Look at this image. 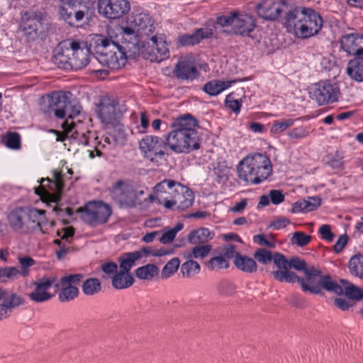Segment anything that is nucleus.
<instances>
[{
	"instance_id": "f257e3e1",
	"label": "nucleus",
	"mask_w": 363,
	"mask_h": 363,
	"mask_svg": "<svg viewBox=\"0 0 363 363\" xmlns=\"http://www.w3.org/2000/svg\"><path fill=\"white\" fill-rule=\"evenodd\" d=\"M196 120L187 113L175 118L171 123V131L162 138L146 135L139 143V148L144 156L150 160L162 157L169 147L177 154L189 153L200 148L201 138L196 129Z\"/></svg>"
},
{
	"instance_id": "f03ea898",
	"label": "nucleus",
	"mask_w": 363,
	"mask_h": 363,
	"mask_svg": "<svg viewBox=\"0 0 363 363\" xmlns=\"http://www.w3.org/2000/svg\"><path fill=\"white\" fill-rule=\"evenodd\" d=\"M323 23L321 16L313 9L296 6L286 13L284 25L288 33L298 38L308 39L320 32Z\"/></svg>"
},
{
	"instance_id": "7ed1b4c3",
	"label": "nucleus",
	"mask_w": 363,
	"mask_h": 363,
	"mask_svg": "<svg viewBox=\"0 0 363 363\" xmlns=\"http://www.w3.org/2000/svg\"><path fill=\"white\" fill-rule=\"evenodd\" d=\"M97 46L99 50L96 57L97 61L104 66L111 69H118L126 63L127 54L135 53L138 51L135 48H129L128 42L121 39L120 35L114 38H104L99 40Z\"/></svg>"
},
{
	"instance_id": "20e7f679",
	"label": "nucleus",
	"mask_w": 363,
	"mask_h": 363,
	"mask_svg": "<svg viewBox=\"0 0 363 363\" xmlns=\"http://www.w3.org/2000/svg\"><path fill=\"white\" fill-rule=\"evenodd\" d=\"M237 171L240 179L246 183L258 184L268 178L272 167L268 157L257 153L242 160L237 167Z\"/></svg>"
},
{
	"instance_id": "39448f33",
	"label": "nucleus",
	"mask_w": 363,
	"mask_h": 363,
	"mask_svg": "<svg viewBox=\"0 0 363 363\" xmlns=\"http://www.w3.org/2000/svg\"><path fill=\"white\" fill-rule=\"evenodd\" d=\"M45 211L35 208L17 207L8 214L7 220L13 231L28 234L41 228V223L45 220Z\"/></svg>"
},
{
	"instance_id": "423d86ee",
	"label": "nucleus",
	"mask_w": 363,
	"mask_h": 363,
	"mask_svg": "<svg viewBox=\"0 0 363 363\" xmlns=\"http://www.w3.org/2000/svg\"><path fill=\"white\" fill-rule=\"evenodd\" d=\"M155 26L148 14L138 13L133 16L130 26L121 28V39L128 42V47L139 50V45L143 37H147L153 33Z\"/></svg>"
},
{
	"instance_id": "0eeeda50",
	"label": "nucleus",
	"mask_w": 363,
	"mask_h": 363,
	"mask_svg": "<svg viewBox=\"0 0 363 363\" xmlns=\"http://www.w3.org/2000/svg\"><path fill=\"white\" fill-rule=\"evenodd\" d=\"M93 10V4L89 0H60L58 13L70 26H75L84 18L89 20Z\"/></svg>"
},
{
	"instance_id": "6e6552de",
	"label": "nucleus",
	"mask_w": 363,
	"mask_h": 363,
	"mask_svg": "<svg viewBox=\"0 0 363 363\" xmlns=\"http://www.w3.org/2000/svg\"><path fill=\"white\" fill-rule=\"evenodd\" d=\"M279 257L276 263L279 264V269L271 272L273 277L279 282L294 283L297 281L303 289V285L306 284L304 278L298 277L290 269L293 268L296 271L303 272L306 266V262L298 257H292L288 260L283 254Z\"/></svg>"
},
{
	"instance_id": "1a4fd4ad",
	"label": "nucleus",
	"mask_w": 363,
	"mask_h": 363,
	"mask_svg": "<svg viewBox=\"0 0 363 363\" xmlns=\"http://www.w3.org/2000/svg\"><path fill=\"white\" fill-rule=\"evenodd\" d=\"M70 94L69 91L67 93L53 91L43 96L39 104L40 111L49 116L53 114L57 118H65L70 106V100L68 96Z\"/></svg>"
},
{
	"instance_id": "9d476101",
	"label": "nucleus",
	"mask_w": 363,
	"mask_h": 363,
	"mask_svg": "<svg viewBox=\"0 0 363 363\" xmlns=\"http://www.w3.org/2000/svg\"><path fill=\"white\" fill-rule=\"evenodd\" d=\"M216 23L223 27L231 26L233 33L240 36H250L257 26L256 19L252 15L239 12L219 16Z\"/></svg>"
},
{
	"instance_id": "9b49d317",
	"label": "nucleus",
	"mask_w": 363,
	"mask_h": 363,
	"mask_svg": "<svg viewBox=\"0 0 363 363\" xmlns=\"http://www.w3.org/2000/svg\"><path fill=\"white\" fill-rule=\"evenodd\" d=\"M65 174L57 169L52 171V179H42L40 184L42 186L35 189V194L39 195L44 202L48 203H57L62 196L64 189Z\"/></svg>"
},
{
	"instance_id": "f8f14e48",
	"label": "nucleus",
	"mask_w": 363,
	"mask_h": 363,
	"mask_svg": "<svg viewBox=\"0 0 363 363\" xmlns=\"http://www.w3.org/2000/svg\"><path fill=\"white\" fill-rule=\"evenodd\" d=\"M82 220L90 226L96 227L108 222L112 214L111 206L101 201H90L80 210Z\"/></svg>"
},
{
	"instance_id": "ddd939ff",
	"label": "nucleus",
	"mask_w": 363,
	"mask_h": 363,
	"mask_svg": "<svg viewBox=\"0 0 363 363\" xmlns=\"http://www.w3.org/2000/svg\"><path fill=\"white\" fill-rule=\"evenodd\" d=\"M143 190L137 191L134 186L127 181H117L111 190V198L121 206L135 207L138 203L140 196L143 195Z\"/></svg>"
},
{
	"instance_id": "4468645a",
	"label": "nucleus",
	"mask_w": 363,
	"mask_h": 363,
	"mask_svg": "<svg viewBox=\"0 0 363 363\" xmlns=\"http://www.w3.org/2000/svg\"><path fill=\"white\" fill-rule=\"evenodd\" d=\"M310 94L311 99L321 106L337 101L340 89L336 83L325 80L315 84Z\"/></svg>"
},
{
	"instance_id": "2eb2a0df",
	"label": "nucleus",
	"mask_w": 363,
	"mask_h": 363,
	"mask_svg": "<svg viewBox=\"0 0 363 363\" xmlns=\"http://www.w3.org/2000/svg\"><path fill=\"white\" fill-rule=\"evenodd\" d=\"M142 53L144 57L151 62H160L169 55L167 42L162 37L152 35L146 45H143Z\"/></svg>"
},
{
	"instance_id": "dca6fc26",
	"label": "nucleus",
	"mask_w": 363,
	"mask_h": 363,
	"mask_svg": "<svg viewBox=\"0 0 363 363\" xmlns=\"http://www.w3.org/2000/svg\"><path fill=\"white\" fill-rule=\"evenodd\" d=\"M83 278L81 274L64 276L60 282L55 284V287L60 290L58 298L61 302H69L74 300L79 295V289L77 284Z\"/></svg>"
},
{
	"instance_id": "f3484780",
	"label": "nucleus",
	"mask_w": 363,
	"mask_h": 363,
	"mask_svg": "<svg viewBox=\"0 0 363 363\" xmlns=\"http://www.w3.org/2000/svg\"><path fill=\"white\" fill-rule=\"evenodd\" d=\"M130 9L127 0H99V13L108 19H118L126 14Z\"/></svg>"
},
{
	"instance_id": "a211bd4d",
	"label": "nucleus",
	"mask_w": 363,
	"mask_h": 363,
	"mask_svg": "<svg viewBox=\"0 0 363 363\" xmlns=\"http://www.w3.org/2000/svg\"><path fill=\"white\" fill-rule=\"evenodd\" d=\"M45 16L40 12L27 11L22 17V28L28 40H35L42 32Z\"/></svg>"
},
{
	"instance_id": "6ab92c4d",
	"label": "nucleus",
	"mask_w": 363,
	"mask_h": 363,
	"mask_svg": "<svg viewBox=\"0 0 363 363\" xmlns=\"http://www.w3.org/2000/svg\"><path fill=\"white\" fill-rule=\"evenodd\" d=\"M174 191L171 200H167L164 203L166 208L170 209L175 206L177 210H185L192 206L194 196L189 189L180 184H177Z\"/></svg>"
},
{
	"instance_id": "aec40b11",
	"label": "nucleus",
	"mask_w": 363,
	"mask_h": 363,
	"mask_svg": "<svg viewBox=\"0 0 363 363\" xmlns=\"http://www.w3.org/2000/svg\"><path fill=\"white\" fill-rule=\"evenodd\" d=\"M286 0H263L256 5L255 9L258 16L265 20L274 21L277 19L281 13L286 8Z\"/></svg>"
},
{
	"instance_id": "412c9836",
	"label": "nucleus",
	"mask_w": 363,
	"mask_h": 363,
	"mask_svg": "<svg viewBox=\"0 0 363 363\" xmlns=\"http://www.w3.org/2000/svg\"><path fill=\"white\" fill-rule=\"evenodd\" d=\"M72 40L68 39L60 43L53 51L52 62L59 68L72 69Z\"/></svg>"
},
{
	"instance_id": "4be33fe9",
	"label": "nucleus",
	"mask_w": 363,
	"mask_h": 363,
	"mask_svg": "<svg viewBox=\"0 0 363 363\" xmlns=\"http://www.w3.org/2000/svg\"><path fill=\"white\" fill-rule=\"evenodd\" d=\"M323 289L339 296L343 294V286L333 281L330 275L320 276L315 284L309 285L306 283L303 285L302 289L304 292H309L313 294H320Z\"/></svg>"
},
{
	"instance_id": "5701e85b",
	"label": "nucleus",
	"mask_w": 363,
	"mask_h": 363,
	"mask_svg": "<svg viewBox=\"0 0 363 363\" xmlns=\"http://www.w3.org/2000/svg\"><path fill=\"white\" fill-rule=\"evenodd\" d=\"M56 279L55 276H50L36 281L34 283L35 290L28 294L30 299L35 303H42L50 300L52 296L48 291L56 281Z\"/></svg>"
},
{
	"instance_id": "b1692460",
	"label": "nucleus",
	"mask_w": 363,
	"mask_h": 363,
	"mask_svg": "<svg viewBox=\"0 0 363 363\" xmlns=\"http://www.w3.org/2000/svg\"><path fill=\"white\" fill-rule=\"evenodd\" d=\"M362 35L357 32L343 34L340 40L341 49L348 55H361Z\"/></svg>"
},
{
	"instance_id": "393cba45",
	"label": "nucleus",
	"mask_w": 363,
	"mask_h": 363,
	"mask_svg": "<svg viewBox=\"0 0 363 363\" xmlns=\"http://www.w3.org/2000/svg\"><path fill=\"white\" fill-rule=\"evenodd\" d=\"M117 103L109 99H104L97 107V115L101 121L105 124L113 123L119 117V113L116 111Z\"/></svg>"
},
{
	"instance_id": "a878e982",
	"label": "nucleus",
	"mask_w": 363,
	"mask_h": 363,
	"mask_svg": "<svg viewBox=\"0 0 363 363\" xmlns=\"http://www.w3.org/2000/svg\"><path fill=\"white\" fill-rule=\"evenodd\" d=\"M72 69H81L85 67L90 61L89 49L84 46H81L78 41L72 40Z\"/></svg>"
},
{
	"instance_id": "bb28decb",
	"label": "nucleus",
	"mask_w": 363,
	"mask_h": 363,
	"mask_svg": "<svg viewBox=\"0 0 363 363\" xmlns=\"http://www.w3.org/2000/svg\"><path fill=\"white\" fill-rule=\"evenodd\" d=\"M173 74L181 80H193L198 77V70L192 61L184 58L177 62Z\"/></svg>"
},
{
	"instance_id": "cd10ccee",
	"label": "nucleus",
	"mask_w": 363,
	"mask_h": 363,
	"mask_svg": "<svg viewBox=\"0 0 363 363\" xmlns=\"http://www.w3.org/2000/svg\"><path fill=\"white\" fill-rule=\"evenodd\" d=\"M177 184H180V183L171 179H164L156 184L154 191L160 203L164 205L167 200H171V196H173L174 190L177 188Z\"/></svg>"
},
{
	"instance_id": "c85d7f7f",
	"label": "nucleus",
	"mask_w": 363,
	"mask_h": 363,
	"mask_svg": "<svg viewBox=\"0 0 363 363\" xmlns=\"http://www.w3.org/2000/svg\"><path fill=\"white\" fill-rule=\"evenodd\" d=\"M346 74L351 80L363 83V55L353 57L347 62Z\"/></svg>"
},
{
	"instance_id": "c756f323",
	"label": "nucleus",
	"mask_w": 363,
	"mask_h": 363,
	"mask_svg": "<svg viewBox=\"0 0 363 363\" xmlns=\"http://www.w3.org/2000/svg\"><path fill=\"white\" fill-rule=\"evenodd\" d=\"M213 31L208 28L196 29L192 34H184L179 36L178 42L182 46L194 45L202 39L209 38L213 35Z\"/></svg>"
},
{
	"instance_id": "7c9ffc66",
	"label": "nucleus",
	"mask_w": 363,
	"mask_h": 363,
	"mask_svg": "<svg viewBox=\"0 0 363 363\" xmlns=\"http://www.w3.org/2000/svg\"><path fill=\"white\" fill-rule=\"evenodd\" d=\"M62 128L64 129L65 135L62 138H57V140L64 141L65 138H72L74 140H77L79 143L84 145H87L89 144V140L86 134L89 133V131L80 133L76 128L75 123L72 121L69 122L68 119L63 123Z\"/></svg>"
},
{
	"instance_id": "2f4dec72",
	"label": "nucleus",
	"mask_w": 363,
	"mask_h": 363,
	"mask_svg": "<svg viewBox=\"0 0 363 363\" xmlns=\"http://www.w3.org/2000/svg\"><path fill=\"white\" fill-rule=\"evenodd\" d=\"M24 302L23 297L17 294L12 293L11 296L0 304V321L8 318L13 310Z\"/></svg>"
},
{
	"instance_id": "473e14b6",
	"label": "nucleus",
	"mask_w": 363,
	"mask_h": 363,
	"mask_svg": "<svg viewBox=\"0 0 363 363\" xmlns=\"http://www.w3.org/2000/svg\"><path fill=\"white\" fill-rule=\"evenodd\" d=\"M282 254L280 252H272L265 248H259L254 252V259L263 265H267L273 262L274 266L279 269V264H277V259H279Z\"/></svg>"
},
{
	"instance_id": "72a5a7b5",
	"label": "nucleus",
	"mask_w": 363,
	"mask_h": 363,
	"mask_svg": "<svg viewBox=\"0 0 363 363\" xmlns=\"http://www.w3.org/2000/svg\"><path fill=\"white\" fill-rule=\"evenodd\" d=\"M233 263L239 270L245 273L252 274L257 269V264L253 258L241 254H237Z\"/></svg>"
},
{
	"instance_id": "f704fd0d",
	"label": "nucleus",
	"mask_w": 363,
	"mask_h": 363,
	"mask_svg": "<svg viewBox=\"0 0 363 363\" xmlns=\"http://www.w3.org/2000/svg\"><path fill=\"white\" fill-rule=\"evenodd\" d=\"M214 233L206 228L192 230L188 235V240L193 245H203L212 240Z\"/></svg>"
},
{
	"instance_id": "c9c22d12",
	"label": "nucleus",
	"mask_w": 363,
	"mask_h": 363,
	"mask_svg": "<svg viewBox=\"0 0 363 363\" xmlns=\"http://www.w3.org/2000/svg\"><path fill=\"white\" fill-rule=\"evenodd\" d=\"M134 283V278L130 273L120 270L112 277V285L116 289H123L130 287Z\"/></svg>"
},
{
	"instance_id": "e433bc0d",
	"label": "nucleus",
	"mask_w": 363,
	"mask_h": 363,
	"mask_svg": "<svg viewBox=\"0 0 363 363\" xmlns=\"http://www.w3.org/2000/svg\"><path fill=\"white\" fill-rule=\"evenodd\" d=\"M233 82L214 79L205 84L203 90L211 96H216L230 87Z\"/></svg>"
},
{
	"instance_id": "4c0bfd02",
	"label": "nucleus",
	"mask_w": 363,
	"mask_h": 363,
	"mask_svg": "<svg viewBox=\"0 0 363 363\" xmlns=\"http://www.w3.org/2000/svg\"><path fill=\"white\" fill-rule=\"evenodd\" d=\"M341 286H343V294L351 300H361L363 298V291L351 284L346 279H340Z\"/></svg>"
},
{
	"instance_id": "58836bf2",
	"label": "nucleus",
	"mask_w": 363,
	"mask_h": 363,
	"mask_svg": "<svg viewBox=\"0 0 363 363\" xmlns=\"http://www.w3.org/2000/svg\"><path fill=\"white\" fill-rule=\"evenodd\" d=\"M200 271V264L191 259H186L181 265L180 272L184 278L191 279L199 274Z\"/></svg>"
},
{
	"instance_id": "ea45409f",
	"label": "nucleus",
	"mask_w": 363,
	"mask_h": 363,
	"mask_svg": "<svg viewBox=\"0 0 363 363\" xmlns=\"http://www.w3.org/2000/svg\"><path fill=\"white\" fill-rule=\"evenodd\" d=\"M139 259L140 254L135 252L134 251L124 253L118 259L120 262V269L125 272L130 273V270L135 264V262Z\"/></svg>"
},
{
	"instance_id": "a19ab883",
	"label": "nucleus",
	"mask_w": 363,
	"mask_h": 363,
	"mask_svg": "<svg viewBox=\"0 0 363 363\" xmlns=\"http://www.w3.org/2000/svg\"><path fill=\"white\" fill-rule=\"evenodd\" d=\"M159 273V268L155 264H147L135 270L137 278L143 280H151Z\"/></svg>"
},
{
	"instance_id": "79ce46f5",
	"label": "nucleus",
	"mask_w": 363,
	"mask_h": 363,
	"mask_svg": "<svg viewBox=\"0 0 363 363\" xmlns=\"http://www.w3.org/2000/svg\"><path fill=\"white\" fill-rule=\"evenodd\" d=\"M350 272L363 279V255H356L352 257L348 263Z\"/></svg>"
},
{
	"instance_id": "37998d69",
	"label": "nucleus",
	"mask_w": 363,
	"mask_h": 363,
	"mask_svg": "<svg viewBox=\"0 0 363 363\" xmlns=\"http://www.w3.org/2000/svg\"><path fill=\"white\" fill-rule=\"evenodd\" d=\"M216 290L219 295L230 297L236 294V286L230 280L223 279L217 284Z\"/></svg>"
},
{
	"instance_id": "c03bdc74",
	"label": "nucleus",
	"mask_w": 363,
	"mask_h": 363,
	"mask_svg": "<svg viewBox=\"0 0 363 363\" xmlns=\"http://www.w3.org/2000/svg\"><path fill=\"white\" fill-rule=\"evenodd\" d=\"M101 289V282L97 278H89L82 284V291L87 296H93Z\"/></svg>"
},
{
	"instance_id": "a18cd8bd",
	"label": "nucleus",
	"mask_w": 363,
	"mask_h": 363,
	"mask_svg": "<svg viewBox=\"0 0 363 363\" xmlns=\"http://www.w3.org/2000/svg\"><path fill=\"white\" fill-rule=\"evenodd\" d=\"M211 250V246L210 245H197L196 247H193L191 252H189L186 254L185 257L186 259H203L206 257L208 254L210 252Z\"/></svg>"
},
{
	"instance_id": "49530a36",
	"label": "nucleus",
	"mask_w": 363,
	"mask_h": 363,
	"mask_svg": "<svg viewBox=\"0 0 363 363\" xmlns=\"http://www.w3.org/2000/svg\"><path fill=\"white\" fill-rule=\"evenodd\" d=\"M180 260L177 257L171 259L162 268L161 278L166 279L172 277L179 269Z\"/></svg>"
},
{
	"instance_id": "de8ad7c7",
	"label": "nucleus",
	"mask_w": 363,
	"mask_h": 363,
	"mask_svg": "<svg viewBox=\"0 0 363 363\" xmlns=\"http://www.w3.org/2000/svg\"><path fill=\"white\" fill-rule=\"evenodd\" d=\"M229 267L228 260L222 255L212 257L207 263V267L211 271L218 272L223 269H227Z\"/></svg>"
},
{
	"instance_id": "09e8293b",
	"label": "nucleus",
	"mask_w": 363,
	"mask_h": 363,
	"mask_svg": "<svg viewBox=\"0 0 363 363\" xmlns=\"http://www.w3.org/2000/svg\"><path fill=\"white\" fill-rule=\"evenodd\" d=\"M295 120L292 118L283 119L281 121H275L270 129L271 133L274 134H281L285 131L287 128L292 126L294 123Z\"/></svg>"
},
{
	"instance_id": "8fccbe9b",
	"label": "nucleus",
	"mask_w": 363,
	"mask_h": 363,
	"mask_svg": "<svg viewBox=\"0 0 363 363\" xmlns=\"http://www.w3.org/2000/svg\"><path fill=\"white\" fill-rule=\"evenodd\" d=\"M184 228L182 223H178L173 228L162 233V236L159 238V240L162 244H168L172 242L177 233L182 230Z\"/></svg>"
},
{
	"instance_id": "3c124183",
	"label": "nucleus",
	"mask_w": 363,
	"mask_h": 363,
	"mask_svg": "<svg viewBox=\"0 0 363 363\" xmlns=\"http://www.w3.org/2000/svg\"><path fill=\"white\" fill-rule=\"evenodd\" d=\"M343 155L339 152L328 156V164L333 169L341 171L344 169Z\"/></svg>"
},
{
	"instance_id": "603ef678",
	"label": "nucleus",
	"mask_w": 363,
	"mask_h": 363,
	"mask_svg": "<svg viewBox=\"0 0 363 363\" xmlns=\"http://www.w3.org/2000/svg\"><path fill=\"white\" fill-rule=\"evenodd\" d=\"M6 145L13 150H18L21 147V137L16 132H8L4 138Z\"/></svg>"
},
{
	"instance_id": "864d4df0",
	"label": "nucleus",
	"mask_w": 363,
	"mask_h": 363,
	"mask_svg": "<svg viewBox=\"0 0 363 363\" xmlns=\"http://www.w3.org/2000/svg\"><path fill=\"white\" fill-rule=\"evenodd\" d=\"M311 235H306L303 232L296 231L293 234L291 241L298 247H303L311 242Z\"/></svg>"
},
{
	"instance_id": "5fc2aeb1",
	"label": "nucleus",
	"mask_w": 363,
	"mask_h": 363,
	"mask_svg": "<svg viewBox=\"0 0 363 363\" xmlns=\"http://www.w3.org/2000/svg\"><path fill=\"white\" fill-rule=\"evenodd\" d=\"M309 135V130L305 126H298L293 128L287 133L289 138L293 140H299L306 138Z\"/></svg>"
},
{
	"instance_id": "6e6d98bb",
	"label": "nucleus",
	"mask_w": 363,
	"mask_h": 363,
	"mask_svg": "<svg viewBox=\"0 0 363 363\" xmlns=\"http://www.w3.org/2000/svg\"><path fill=\"white\" fill-rule=\"evenodd\" d=\"M18 261L21 265L20 275L23 277L29 274V268L34 265L35 260L30 257H19Z\"/></svg>"
},
{
	"instance_id": "4d7b16f0",
	"label": "nucleus",
	"mask_w": 363,
	"mask_h": 363,
	"mask_svg": "<svg viewBox=\"0 0 363 363\" xmlns=\"http://www.w3.org/2000/svg\"><path fill=\"white\" fill-rule=\"evenodd\" d=\"M2 269L4 283L14 280L20 275V270L15 267H6Z\"/></svg>"
},
{
	"instance_id": "13d9d810",
	"label": "nucleus",
	"mask_w": 363,
	"mask_h": 363,
	"mask_svg": "<svg viewBox=\"0 0 363 363\" xmlns=\"http://www.w3.org/2000/svg\"><path fill=\"white\" fill-rule=\"evenodd\" d=\"M303 273L306 276L305 281L309 285L315 284L313 279L316 277H320L321 272L313 267L308 268L306 266L305 269L303 270Z\"/></svg>"
},
{
	"instance_id": "bf43d9fd",
	"label": "nucleus",
	"mask_w": 363,
	"mask_h": 363,
	"mask_svg": "<svg viewBox=\"0 0 363 363\" xmlns=\"http://www.w3.org/2000/svg\"><path fill=\"white\" fill-rule=\"evenodd\" d=\"M225 105L233 112L238 113L240 112L242 106L241 99H235L233 94H228L225 100Z\"/></svg>"
},
{
	"instance_id": "052dcab7",
	"label": "nucleus",
	"mask_w": 363,
	"mask_h": 363,
	"mask_svg": "<svg viewBox=\"0 0 363 363\" xmlns=\"http://www.w3.org/2000/svg\"><path fill=\"white\" fill-rule=\"evenodd\" d=\"M57 235L65 242L72 244L74 235V229L72 227L64 228L61 230H58Z\"/></svg>"
},
{
	"instance_id": "680f3d73",
	"label": "nucleus",
	"mask_w": 363,
	"mask_h": 363,
	"mask_svg": "<svg viewBox=\"0 0 363 363\" xmlns=\"http://www.w3.org/2000/svg\"><path fill=\"white\" fill-rule=\"evenodd\" d=\"M74 247L69 242H64L57 250H55L56 257L61 260L64 259L67 255L72 252Z\"/></svg>"
},
{
	"instance_id": "e2e57ef3",
	"label": "nucleus",
	"mask_w": 363,
	"mask_h": 363,
	"mask_svg": "<svg viewBox=\"0 0 363 363\" xmlns=\"http://www.w3.org/2000/svg\"><path fill=\"white\" fill-rule=\"evenodd\" d=\"M319 233L321 238L326 241L331 242L335 238L334 233L331 231V228L329 225H322L319 228Z\"/></svg>"
},
{
	"instance_id": "0e129e2a",
	"label": "nucleus",
	"mask_w": 363,
	"mask_h": 363,
	"mask_svg": "<svg viewBox=\"0 0 363 363\" xmlns=\"http://www.w3.org/2000/svg\"><path fill=\"white\" fill-rule=\"evenodd\" d=\"M271 202L274 205H278L284 201V195L280 190L273 189L269 191Z\"/></svg>"
},
{
	"instance_id": "69168bd1",
	"label": "nucleus",
	"mask_w": 363,
	"mask_h": 363,
	"mask_svg": "<svg viewBox=\"0 0 363 363\" xmlns=\"http://www.w3.org/2000/svg\"><path fill=\"white\" fill-rule=\"evenodd\" d=\"M305 201H306L308 212L315 210L321 204V199L318 196L308 197Z\"/></svg>"
},
{
	"instance_id": "338daca9",
	"label": "nucleus",
	"mask_w": 363,
	"mask_h": 363,
	"mask_svg": "<svg viewBox=\"0 0 363 363\" xmlns=\"http://www.w3.org/2000/svg\"><path fill=\"white\" fill-rule=\"evenodd\" d=\"M334 305L342 311H347L354 306V303L342 298H336L334 300Z\"/></svg>"
},
{
	"instance_id": "774afa93",
	"label": "nucleus",
	"mask_w": 363,
	"mask_h": 363,
	"mask_svg": "<svg viewBox=\"0 0 363 363\" xmlns=\"http://www.w3.org/2000/svg\"><path fill=\"white\" fill-rule=\"evenodd\" d=\"M348 241V236L346 234L341 235L337 240L336 241L335 244L333 246V250L335 252L339 253L340 252L345 246L346 245L347 242Z\"/></svg>"
}]
</instances>
